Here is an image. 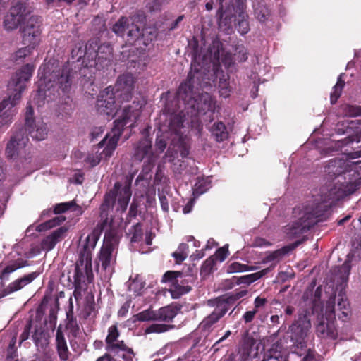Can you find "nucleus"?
<instances>
[{"instance_id":"1","label":"nucleus","mask_w":361,"mask_h":361,"mask_svg":"<svg viewBox=\"0 0 361 361\" xmlns=\"http://www.w3.org/2000/svg\"><path fill=\"white\" fill-rule=\"evenodd\" d=\"M360 181H355L344 185H335L322 190L321 194L310 201L302 209H294V214L298 216V221L293 223L285 228V233L293 238L305 233L317 221L316 219L323 214L332 205L343 197L353 193L360 185Z\"/></svg>"},{"instance_id":"2","label":"nucleus","mask_w":361,"mask_h":361,"mask_svg":"<svg viewBox=\"0 0 361 361\" xmlns=\"http://www.w3.org/2000/svg\"><path fill=\"white\" fill-rule=\"evenodd\" d=\"M132 195L130 184H123L117 181L114 187L104 197L103 202L100 206V222L101 231L105 232L104 240L111 239V236H116L115 228L114 226L113 217H109V212L112 209L118 197V210L124 212L129 204Z\"/></svg>"},{"instance_id":"3","label":"nucleus","mask_w":361,"mask_h":361,"mask_svg":"<svg viewBox=\"0 0 361 361\" xmlns=\"http://www.w3.org/2000/svg\"><path fill=\"white\" fill-rule=\"evenodd\" d=\"M25 127L16 128L7 144L6 155L8 159L13 158L18 149L24 148L29 141L28 135L33 140H43L47 135V128L44 123H36L34 118V109L30 104H27L25 115Z\"/></svg>"},{"instance_id":"4","label":"nucleus","mask_w":361,"mask_h":361,"mask_svg":"<svg viewBox=\"0 0 361 361\" xmlns=\"http://www.w3.org/2000/svg\"><path fill=\"white\" fill-rule=\"evenodd\" d=\"M34 69L32 65L25 64L9 81L8 87L9 90L13 89L14 92L0 102V128L11 123L15 113L12 109L20 102L21 94L25 89V83L32 77Z\"/></svg>"},{"instance_id":"5","label":"nucleus","mask_w":361,"mask_h":361,"mask_svg":"<svg viewBox=\"0 0 361 361\" xmlns=\"http://www.w3.org/2000/svg\"><path fill=\"white\" fill-rule=\"evenodd\" d=\"M201 77L202 73L198 70H195L193 72L192 67L186 80L180 83L177 91L178 99L183 101L197 114H205L207 111H214L213 101L209 94L202 92L197 95L193 91L196 83L202 87L200 82Z\"/></svg>"},{"instance_id":"6","label":"nucleus","mask_w":361,"mask_h":361,"mask_svg":"<svg viewBox=\"0 0 361 361\" xmlns=\"http://www.w3.org/2000/svg\"><path fill=\"white\" fill-rule=\"evenodd\" d=\"M143 106L144 103L139 99H136L131 104L123 106L119 118L114 121L111 137L109 139L106 147L102 152H99L102 158L104 157L105 158L110 157L112 155L124 128L127 125L131 129L135 126L136 122L141 115Z\"/></svg>"},{"instance_id":"7","label":"nucleus","mask_w":361,"mask_h":361,"mask_svg":"<svg viewBox=\"0 0 361 361\" xmlns=\"http://www.w3.org/2000/svg\"><path fill=\"white\" fill-rule=\"evenodd\" d=\"M73 74L71 69L63 67L61 70L41 78L38 86L39 96L44 97L49 102L60 96V91L66 95L71 90Z\"/></svg>"},{"instance_id":"8","label":"nucleus","mask_w":361,"mask_h":361,"mask_svg":"<svg viewBox=\"0 0 361 361\" xmlns=\"http://www.w3.org/2000/svg\"><path fill=\"white\" fill-rule=\"evenodd\" d=\"M113 49L109 44H103L99 46L96 42H89L82 50H78L76 56L78 60L82 59V64L85 67H94L99 70L108 66L111 61Z\"/></svg>"},{"instance_id":"9","label":"nucleus","mask_w":361,"mask_h":361,"mask_svg":"<svg viewBox=\"0 0 361 361\" xmlns=\"http://www.w3.org/2000/svg\"><path fill=\"white\" fill-rule=\"evenodd\" d=\"M97 244V238L94 235H88L79 252V257L75 263L73 275L74 283H82L85 276L88 283L94 279L92 265V252Z\"/></svg>"},{"instance_id":"10","label":"nucleus","mask_w":361,"mask_h":361,"mask_svg":"<svg viewBox=\"0 0 361 361\" xmlns=\"http://www.w3.org/2000/svg\"><path fill=\"white\" fill-rule=\"evenodd\" d=\"M338 134H348V136L343 140H338L336 145L338 148H342L344 146L352 145V148L355 150L347 154L348 159H354L361 157V146H353L358 144L361 139V122L359 121H345L339 123L336 129Z\"/></svg>"},{"instance_id":"11","label":"nucleus","mask_w":361,"mask_h":361,"mask_svg":"<svg viewBox=\"0 0 361 361\" xmlns=\"http://www.w3.org/2000/svg\"><path fill=\"white\" fill-rule=\"evenodd\" d=\"M247 293V289H243L238 291L234 298L233 297L226 296L216 298L212 302L213 305L215 306L214 310L201 322L200 324V328L203 330L210 329L214 324L218 322L219 320L226 314L231 308L233 300L241 298L245 295Z\"/></svg>"},{"instance_id":"12","label":"nucleus","mask_w":361,"mask_h":361,"mask_svg":"<svg viewBox=\"0 0 361 361\" xmlns=\"http://www.w3.org/2000/svg\"><path fill=\"white\" fill-rule=\"evenodd\" d=\"M31 14V9L27 4L17 1L4 16V27L7 31L16 30L21 26Z\"/></svg>"},{"instance_id":"13","label":"nucleus","mask_w":361,"mask_h":361,"mask_svg":"<svg viewBox=\"0 0 361 361\" xmlns=\"http://www.w3.org/2000/svg\"><path fill=\"white\" fill-rule=\"evenodd\" d=\"M112 31L129 44H133L143 36V30L126 16H121L113 25Z\"/></svg>"},{"instance_id":"14","label":"nucleus","mask_w":361,"mask_h":361,"mask_svg":"<svg viewBox=\"0 0 361 361\" xmlns=\"http://www.w3.org/2000/svg\"><path fill=\"white\" fill-rule=\"evenodd\" d=\"M40 27V18L38 16L30 15L20 29L24 45H38L42 33Z\"/></svg>"},{"instance_id":"15","label":"nucleus","mask_w":361,"mask_h":361,"mask_svg":"<svg viewBox=\"0 0 361 361\" xmlns=\"http://www.w3.org/2000/svg\"><path fill=\"white\" fill-rule=\"evenodd\" d=\"M179 310L180 308L176 306L168 305L157 310L148 308L137 313L135 317L139 322L159 321L170 322L173 321Z\"/></svg>"},{"instance_id":"16","label":"nucleus","mask_w":361,"mask_h":361,"mask_svg":"<svg viewBox=\"0 0 361 361\" xmlns=\"http://www.w3.org/2000/svg\"><path fill=\"white\" fill-rule=\"evenodd\" d=\"M135 78L130 73L118 76L114 88V95L116 97L118 103L129 102L132 98L135 87Z\"/></svg>"},{"instance_id":"17","label":"nucleus","mask_w":361,"mask_h":361,"mask_svg":"<svg viewBox=\"0 0 361 361\" xmlns=\"http://www.w3.org/2000/svg\"><path fill=\"white\" fill-rule=\"evenodd\" d=\"M116 97L114 95L112 86L106 87L98 95L96 103V109L100 115L114 117L116 111Z\"/></svg>"},{"instance_id":"18","label":"nucleus","mask_w":361,"mask_h":361,"mask_svg":"<svg viewBox=\"0 0 361 361\" xmlns=\"http://www.w3.org/2000/svg\"><path fill=\"white\" fill-rule=\"evenodd\" d=\"M117 244L116 236H111V239L104 240L98 255V265L100 264L104 270H106L115 262L116 256L114 252Z\"/></svg>"},{"instance_id":"19","label":"nucleus","mask_w":361,"mask_h":361,"mask_svg":"<svg viewBox=\"0 0 361 361\" xmlns=\"http://www.w3.org/2000/svg\"><path fill=\"white\" fill-rule=\"evenodd\" d=\"M41 272L35 271L18 278L11 282L6 288L0 290V298H4L13 292L21 290L25 286L31 283L40 275Z\"/></svg>"},{"instance_id":"20","label":"nucleus","mask_w":361,"mask_h":361,"mask_svg":"<svg viewBox=\"0 0 361 361\" xmlns=\"http://www.w3.org/2000/svg\"><path fill=\"white\" fill-rule=\"evenodd\" d=\"M145 157H147L150 167L153 165L152 142L147 137H143L137 142L133 154L134 159L139 161H141Z\"/></svg>"},{"instance_id":"21","label":"nucleus","mask_w":361,"mask_h":361,"mask_svg":"<svg viewBox=\"0 0 361 361\" xmlns=\"http://www.w3.org/2000/svg\"><path fill=\"white\" fill-rule=\"evenodd\" d=\"M310 328L311 323L308 317L306 315L300 317L297 322L290 327V330L293 334L292 338L296 341L303 340L307 336Z\"/></svg>"},{"instance_id":"22","label":"nucleus","mask_w":361,"mask_h":361,"mask_svg":"<svg viewBox=\"0 0 361 361\" xmlns=\"http://www.w3.org/2000/svg\"><path fill=\"white\" fill-rule=\"evenodd\" d=\"M317 334L321 338L335 339L337 336L334 322L331 319H322L317 326Z\"/></svg>"},{"instance_id":"23","label":"nucleus","mask_w":361,"mask_h":361,"mask_svg":"<svg viewBox=\"0 0 361 361\" xmlns=\"http://www.w3.org/2000/svg\"><path fill=\"white\" fill-rule=\"evenodd\" d=\"M166 121H168L169 130L175 135H178L183 126L185 114L183 111L178 113L169 114L166 117Z\"/></svg>"},{"instance_id":"24","label":"nucleus","mask_w":361,"mask_h":361,"mask_svg":"<svg viewBox=\"0 0 361 361\" xmlns=\"http://www.w3.org/2000/svg\"><path fill=\"white\" fill-rule=\"evenodd\" d=\"M213 71L216 80L218 78L219 79V88L220 95L224 98L228 97L231 92L229 82L226 78H224V72L221 70L220 64L214 63Z\"/></svg>"},{"instance_id":"25","label":"nucleus","mask_w":361,"mask_h":361,"mask_svg":"<svg viewBox=\"0 0 361 361\" xmlns=\"http://www.w3.org/2000/svg\"><path fill=\"white\" fill-rule=\"evenodd\" d=\"M30 265V263L27 260L23 259L22 258H18L16 260L13 261L11 264L6 265L1 271H0V279L1 281L8 280L9 276L11 273L14 272L18 269L25 267Z\"/></svg>"},{"instance_id":"26","label":"nucleus","mask_w":361,"mask_h":361,"mask_svg":"<svg viewBox=\"0 0 361 361\" xmlns=\"http://www.w3.org/2000/svg\"><path fill=\"white\" fill-rule=\"evenodd\" d=\"M255 17L262 23L267 22L271 18V11L264 1L253 4Z\"/></svg>"},{"instance_id":"27","label":"nucleus","mask_w":361,"mask_h":361,"mask_svg":"<svg viewBox=\"0 0 361 361\" xmlns=\"http://www.w3.org/2000/svg\"><path fill=\"white\" fill-rule=\"evenodd\" d=\"M212 137L217 142H221L228 137V132L225 124L222 121L214 123L211 128Z\"/></svg>"},{"instance_id":"28","label":"nucleus","mask_w":361,"mask_h":361,"mask_svg":"<svg viewBox=\"0 0 361 361\" xmlns=\"http://www.w3.org/2000/svg\"><path fill=\"white\" fill-rule=\"evenodd\" d=\"M71 209L77 214H82V210L80 206L78 205L75 200L70 202H61L54 206L53 212L55 214H60Z\"/></svg>"},{"instance_id":"29","label":"nucleus","mask_w":361,"mask_h":361,"mask_svg":"<svg viewBox=\"0 0 361 361\" xmlns=\"http://www.w3.org/2000/svg\"><path fill=\"white\" fill-rule=\"evenodd\" d=\"M49 332L44 327L35 328L32 338L37 347L45 348L49 343Z\"/></svg>"},{"instance_id":"30","label":"nucleus","mask_w":361,"mask_h":361,"mask_svg":"<svg viewBox=\"0 0 361 361\" xmlns=\"http://www.w3.org/2000/svg\"><path fill=\"white\" fill-rule=\"evenodd\" d=\"M247 0H236L234 10L235 13L238 16V25L240 27L247 26L248 23L247 22L245 17L247 16L246 14L247 8Z\"/></svg>"},{"instance_id":"31","label":"nucleus","mask_w":361,"mask_h":361,"mask_svg":"<svg viewBox=\"0 0 361 361\" xmlns=\"http://www.w3.org/2000/svg\"><path fill=\"white\" fill-rule=\"evenodd\" d=\"M74 109V104L69 96H66L59 102L57 111L62 116H69L72 114Z\"/></svg>"},{"instance_id":"32","label":"nucleus","mask_w":361,"mask_h":361,"mask_svg":"<svg viewBox=\"0 0 361 361\" xmlns=\"http://www.w3.org/2000/svg\"><path fill=\"white\" fill-rule=\"evenodd\" d=\"M182 284L177 282L175 285L171 286L170 293L173 298L178 299L182 295L189 293L191 290V287L188 285H184L183 281Z\"/></svg>"},{"instance_id":"33","label":"nucleus","mask_w":361,"mask_h":361,"mask_svg":"<svg viewBox=\"0 0 361 361\" xmlns=\"http://www.w3.org/2000/svg\"><path fill=\"white\" fill-rule=\"evenodd\" d=\"M216 260L214 256H210L202 264L200 268V276L203 278L208 276L216 268Z\"/></svg>"},{"instance_id":"34","label":"nucleus","mask_w":361,"mask_h":361,"mask_svg":"<svg viewBox=\"0 0 361 361\" xmlns=\"http://www.w3.org/2000/svg\"><path fill=\"white\" fill-rule=\"evenodd\" d=\"M189 252V246L186 243H180L177 250L172 253L176 264H181L188 257Z\"/></svg>"},{"instance_id":"35","label":"nucleus","mask_w":361,"mask_h":361,"mask_svg":"<svg viewBox=\"0 0 361 361\" xmlns=\"http://www.w3.org/2000/svg\"><path fill=\"white\" fill-rule=\"evenodd\" d=\"M67 329L70 330L73 336H77L79 333L80 328L77 323L76 318L73 317L72 302H71V310L67 312Z\"/></svg>"},{"instance_id":"36","label":"nucleus","mask_w":361,"mask_h":361,"mask_svg":"<svg viewBox=\"0 0 361 361\" xmlns=\"http://www.w3.org/2000/svg\"><path fill=\"white\" fill-rule=\"evenodd\" d=\"M175 325L166 324H152L146 328L145 334H161L174 329Z\"/></svg>"},{"instance_id":"37","label":"nucleus","mask_w":361,"mask_h":361,"mask_svg":"<svg viewBox=\"0 0 361 361\" xmlns=\"http://www.w3.org/2000/svg\"><path fill=\"white\" fill-rule=\"evenodd\" d=\"M345 82L342 80V74H341L338 78L336 84L333 87L332 92L331 93L330 101L331 104H335L337 102L341 94Z\"/></svg>"},{"instance_id":"38","label":"nucleus","mask_w":361,"mask_h":361,"mask_svg":"<svg viewBox=\"0 0 361 361\" xmlns=\"http://www.w3.org/2000/svg\"><path fill=\"white\" fill-rule=\"evenodd\" d=\"M339 300L338 302V307L339 310H342L341 314L339 315V318L343 321H345L349 315V302L346 297L343 294L338 295Z\"/></svg>"},{"instance_id":"39","label":"nucleus","mask_w":361,"mask_h":361,"mask_svg":"<svg viewBox=\"0 0 361 361\" xmlns=\"http://www.w3.org/2000/svg\"><path fill=\"white\" fill-rule=\"evenodd\" d=\"M238 354L241 361L248 360V330L243 333V343L239 347Z\"/></svg>"},{"instance_id":"40","label":"nucleus","mask_w":361,"mask_h":361,"mask_svg":"<svg viewBox=\"0 0 361 361\" xmlns=\"http://www.w3.org/2000/svg\"><path fill=\"white\" fill-rule=\"evenodd\" d=\"M183 273L179 271H167L164 273L161 279V283H169L171 286L175 285L178 282V278L182 277Z\"/></svg>"},{"instance_id":"41","label":"nucleus","mask_w":361,"mask_h":361,"mask_svg":"<svg viewBox=\"0 0 361 361\" xmlns=\"http://www.w3.org/2000/svg\"><path fill=\"white\" fill-rule=\"evenodd\" d=\"M210 182L205 178H197L194 186V192L197 195H202L209 188Z\"/></svg>"},{"instance_id":"42","label":"nucleus","mask_w":361,"mask_h":361,"mask_svg":"<svg viewBox=\"0 0 361 361\" xmlns=\"http://www.w3.org/2000/svg\"><path fill=\"white\" fill-rule=\"evenodd\" d=\"M65 220H66V218L63 216L54 217V218L40 224L39 226V231H42L50 229L54 226L60 225Z\"/></svg>"},{"instance_id":"43","label":"nucleus","mask_w":361,"mask_h":361,"mask_svg":"<svg viewBox=\"0 0 361 361\" xmlns=\"http://www.w3.org/2000/svg\"><path fill=\"white\" fill-rule=\"evenodd\" d=\"M345 116L356 117L361 115V107L349 104L343 105L341 107Z\"/></svg>"},{"instance_id":"44","label":"nucleus","mask_w":361,"mask_h":361,"mask_svg":"<svg viewBox=\"0 0 361 361\" xmlns=\"http://www.w3.org/2000/svg\"><path fill=\"white\" fill-rule=\"evenodd\" d=\"M36 47L35 45H25V47L19 49L15 54L16 60L23 59L30 55Z\"/></svg>"},{"instance_id":"45","label":"nucleus","mask_w":361,"mask_h":361,"mask_svg":"<svg viewBox=\"0 0 361 361\" xmlns=\"http://www.w3.org/2000/svg\"><path fill=\"white\" fill-rule=\"evenodd\" d=\"M248 270V265L234 262L228 265L226 271L228 273L243 272Z\"/></svg>"},{"instance_id":"46","label":"nucleus","mask_w":361,"mask_h":361,"mask_svg":"<svg viewBox=\"0 0 361 361\" xmlns=\"http://www.w3.org/2000/svg\"><path fill=\"white\" fill-rule=\"evenodd\" d=\"M68 231V228L65 226H61L54 231L50 235L51 238L56 241V243L61 241L62 239L64 238L66 233Z\"/></svg>"},{"instance_id":"47","label":"nucleus","mask_w":361,"mask_h":361,"mask_svg":"<svg viewBox=\"0 0 361 361\" xmlns=\"http://www.w3.org/2000/svg\"><path fill=\"white\" fill-rule=\"evenodd\" d=\"M228 253V245H226L221 247L218 248L213 256H214L216 261L218 259L219 262H223L226 259Z\"/></svg>"},{"instance_id":"48","label":"nucleus","mask_w":361,"mask_h":361,"mask_svg":"<svg viewBox=\"0 0 361 361\" xmlns=\"http://www.w3.org/2000/svg\"><path fill=\"white\" fill-rule=\"evenodd\" d=\"M102 159V157L97 150L95 154H89L85 161L90 164L91 167H94L99 164Z\"/></svg>"},{"instance_id":"49","label":"nucleus","mask_w":361,"mask_h":361,"mask_svg":"<svg viewBox=\"0 0 361 361\" xmlns=\"http://www.w3.org/2000/svg\"><path fill=\"white\" fill-rule=\"evenodd\" d=\"M267 302V300L264 298L257 297L255 300V310L253 311H250V321L254 317L255 313L261 310Z\"/></svg>"},{"instance_id":"50","label":"nucleus","mask_w":361,"mask_h":361,"mask_svg":"<svg viewBox=\"0 0 361 361\" xmlns=\"http://www.w3.org/2000/svg\"><path fill=\"white\" fill-rule=\"evenodd\" d=\"M56 245V241H54L50 235L44 238L42 241V247L47 251L52 250Z\"/></svg>"},{"instance_id":"51","label":"nucleus","mask_w":361,"mask_h":361,"mask_svg":"<svg viewBox=\"0 0 361 361\" xmlns=\"http://www.w3.org/2000/svg\"><path fill=\"white\" fill-rule=\"evenodd\" d=\"M326 314L329 317V319L335 318L334 316V298L329 300L326 305Z\"/></svg>"},{"instance_id":"52","label":"nucleus","mask_w":361,"mask_h":361,"mask_svg":"<svg viewBox=\"0 0 361 361\" xmlns=\"http://www.w3.org/2000/svg\"><path fill=\"white\" fill-rule=\"evenodd\" d=\"M138 202L135 200H133L130 206L128 217L135 218L137 216L138 213Z\"/></svg>"},{"instance_id":"53","label":"nucleus","mask_w":361,"mask_h":361,"mask_svg":"<svg viewBox=\"0 0 361 361\" xmlns=\"http://www.w3.org/2000/svg\"><path fill=\"white\" fill-rule=\"evenodd\" d=\"M231 284L232 285H240V284H245L248 285V275H244L242 276H233L231 279Z\"/></svg>"},{"instance_id":"54","label":"nucleus","mask_w":361,"mask_h":361,"mask_svg":"<svg viewBox=\"0 0 361 361\" xmlns=\"http://www.w3.org/2000/svg\"><path fill=\"white\" fill-rule=\"evenodd\" d=\"M133 230L132 240L137 241V238L142 235V224L140 222L137 223L133 226Z\"/></svg>"},{"instance_id":"55","label":"nucleus","mask_w":361,"mask_h":361,"mask_svg":"<svg viewBox=\"0 0 361 361\" xmlns=\"http://www.w3.org/2000/svg\"><path fill=\"white\" fill-rule=\"evenodd\" d=\"M77 283H73V286L74 288L73 295L75 300L78 301L82 298V283H79L78 282H77Z\"/></svg>"},{"instance_id":"56","label":"nucleus","mask_w":361,"mask_h":361,"mask_svg":"<svg viewBox=\"0 0 361 361\" xmlns=\"http://www.w3.org/2000/svg\"><path fill=\"white\" fill-rule=\"evenodd\" d=\"M222 63L225 66L226 68H230L231 66L234 63L233 56L231 54H226L223 58L221 59Z\"/></svg>"},{"instance_id":"57","label":"nucleus","mask_w":361,"mask_h":361,"mask_svg":"<svg viewBox=\"0 0 361 361\" xmlns=\"http://www.w3.org/2000/svg\"><path fill=\"white\" fill-rule=\"evenodd\" d=\"M57 353L61 361H66L69 357V351L68 346L57 350Z\"/></svg>"},{"instance_id":"58","label":"nucleus","mask_w":361,"mask_h":361,"mask_svg":"<svg viewBox=\"0 0 361 361\" xmlns=\"http://www.w3.org/2000/svg\"><path fill=\"white\" fill-rule=\"evenodd\" d=\"M231 331H229V330L227 331L221 338H219L216 342H215V343L212 347V350H213L214 353L217 352L219 350V343H221L225 339H226L228 337H229L231 336Z\"/></svg>"},{"instance_id":"59","label":"nucleus","mask_w":361,"mask_h":361,"mask_svg":"<svg viewBox=\"0 0 361 361\" xmlns=\"http://www.w3.org/2000/svg\"><path fill=\"white\" fill-rule=\"evenodd\" d=\"M159 199L161 203V207L164 212H168L169 207L166 197L164 194L159 193Z\"/></svg>"},{"instance_id":"60","label":"nucleus","mask_w":361,"mask_h":361,"mask_svg":"<svg viewBox=\"0 0 361 361\" xmlns=\"http://www.w3.org/2000/svg\"><path fill=\"white\" fill-rule=\"evenodd\" d=\"M267 272V269H263L260 271L254 273V274H250V283L258 280L260 279L262 276H264Z\"/></svg>"},{"instance_id":"61","label":"nucleus","mask_w":361,"mask_h":361,"mask_svg":"<svg viewBox=\"0 0 361 361\" xmlns=\"http://www.w3.org/2000/svg\"><path fill=\"white\" fill-rule=\"evenodd\" d=\"M155 146L159 152H163L166 147V142L164 139L157 138Z\"/></svg>"},{"instance_id":"62","label":"nucleus","mask_w":361,"mask_h":361,"mask_svg":"<svg viewBox=\"0 0 361 361\" xmlns=\"http://www.w3.org/2000/svg\"><path fill=\"white\" fill-rule=\"evenodd\" d=\"M252 82H253V88L255 89V91H253L252 97L253 98H255L257 96V91H258V85L259 82V78L258 76L255 74L252 76Z\"/></svg>"},{"instance_id":"63","label":"nucleus","mask_w":361,"mask_h":361,"mask_svg":"<svg viewBox=\"0 0 361 361\" xmlns=\"http://www.w3.org/2000/svg\"><path fill=\"white\" fill-rule=\"evenodd\" d=\"M102 133H103V129L101 127L94 128V129H92V132L90 133L91 141H93L94 140L97 139Z\"/></svg>"},{"instance_id":"64","label":"nucleus","mask_w":361,"mask_h":361,"mask_svg":"<svg viewBox=\"0 0 361 361\" xmlns=\"http://www.w3.org/2000/svg\"><path fill=\"white\" fill-rule=\"evenodd\" d=\"M96 361H116V360L107 352L97 358Z\"/></svg>"}]
</instances>
